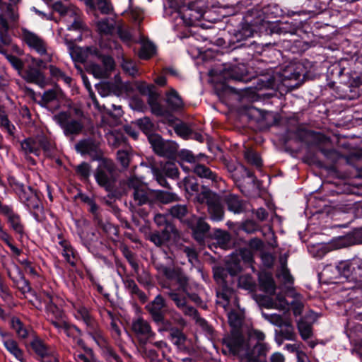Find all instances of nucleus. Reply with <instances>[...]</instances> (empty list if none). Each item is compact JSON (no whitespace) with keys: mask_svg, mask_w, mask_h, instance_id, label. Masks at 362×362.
Listing matches in <instances>:
<instances>
[{"mask_svg":"<svg viewBox=\"0 0 362 362\" xmlns=\"http://www.w3.org/2000/svg\"><path fill=\"white\" fill-rule=\"evenodd\" d=\"M157 270L160 272L168 280L175 281L178 285L177 288H173L170 285L163 284V288L166 289L164 292L165 295L170 300L171 297L168 295L170 293H175L180 296H182L185 300L187 305H189L188 299L198 305L202 303L201 298L195 293H189V277L185 274L182 269L179 267H168L162 264L156 265Z\"/></svg>","mask_w":362,"mask_h":362,"instance_id":"1","label":"nucleus"},{"mask_svg":"<svg viewBox=\"0 0 362 362\" xmlns=\"http://www.w3.org/2000/svg\"><path fill=\"white\" fill-rule=\"evenodd\" d=\"M121 185L127 193L131 192L133 204L135 206H153L154 204V191L150 189L141 178L135 175L134 172H131L130 175L121 182Z\"/></svg>","mask_w":362,"mask_h":362,"instance_id":"2","label":"nucleus"},{"mask_svg":"<svg viewBox=\"0 0 362 362\" xmlns=\"http://www.w3.org/2000/svg\"><path fill=\"white\" fill-rule=\"evenodd\" d=\"M223 344L230 354L244 359V362H248L252 356V344L241 330H231L230 334L223 339Z\"/></svg>","mask_w":362,"mask_h":362,"instance_id":"3","label":"nucleus"},{"mask_svg":"<svg viewBox=\"0 0 362 362\" xmlns=\"http://www.w3.org/2000/svg\"><path fill=\"white\" fill-rule=\"evenodd\" d=\"M94 176L97 183L106 191L111 192L116 182V168L114 163L108 159H103L96 168Z\"/></svg>","mask_w":362,"mask_h":362,"instance_id":"4","label":"nucleus"},{"mask_svg":"<svg viewBox=\"0 0 362 362\" xmlns=\"http://www.w3.org/2000/svg\"><path fill=\"white\" fill-rule=\"evenodd\" d=\"M54 120L61 127L64 135L71 140L82 134L85 127L83 119L73 117L71 112H61L54 116Z\"/></svg>","mask_w":362,"mask_h":362,"instance_id":"5","label":"nucleus"},{"mask_svg":"<svg viewBox=\"0 0 362 362\" xmlns=\"http://www.w3.org/2000/svg\"><path fill=\"white\" fill-rule=\"evenodd\" d=\"M151 169L155 180L162 187L170 189L169 183L165 177L176 180L179 177V170L176 165L170 161L160 163L159 165L156 163L151 164Z\"/></svg>","mask_w":362,"mask_h":362,"instance_id":"6","label":"nucleus"},{"mask_svg":"<svg viewBox=\"0 0 362 362\" xmlns=\"http://www.w3.org/2000/svg\"><path fill=\"white\" fill-rule=\"evenodd\" d=\"M171 297V300L175 303V306L180 310L185 315L192 317L195 320L202 328L208 332H212L211 327L208 322L202 317H201L197 310L190 305H187L186 300L182 296H180L175 293H170L168 294Z\"/></svg>","mask_w":362,"mask_h":362,"instance_id":"7","label":"nucleus"},{"mask_svg":"<svg viewBox=\"0 0 362 362\" xmlns=\"http://www.w3.org/2000/svg\"><path fill=\"white\" fill-rule=\"evenodd\" d=\"M339 273L350 281L362 283V259L354 258L341 261L337 265Z\"/></svg>","mask_w":362,"mask_h":362,"instance_id":"8","label":"nucleus"},{"mask_svg":"<svg viewBox=\"0 0 362 362\" xmlns=\"http://www.w3.org/2000/svg\"><path fill=\"white\" fill-rule=\"evenodd\" d=\"M21 39L31 50L41 57H45L47 61L51 60V56L47 52V43L42 37L26 28H22Z\"/></svg>","mask_w":362,"mask_h":362,"instance_id":"9","label":"nucleus"},{"mask_svg":"<svg viewBox=\"0 0 362 362\" xmlns=\"http://www.w3.org/2000/svg\"><path fill=\"white\" fill-rule=\"evenodd\" d=\"M204 4L200 0L184 4L180 10L181 18L188 26L194 25L204 17Z\"/></svg>","mask_w":362,"mask_h":362,"instance_id":"10","label":"nucleus"},{"mask_svg":"<svg viewBox=\"0 0 362 362\" xmlns=\"http://www.w3.org/2000/svg\"><path fill=\"white\" fill-rule=\"evenodd\" d=\"M185 224L192 230L193 238L199 243L204 240L211 228L206 221V217L197 216L194 214L187 218Z\"/></svg>","mask_w":362,"mask_h":362,"instance_id":"11","label":"nucleus"},{"mask_svg":"<svg viewBox=\"0 0 362 362\" xmlns=\"http://www.w3.org/2000/svg\"><path fill=\"white\" fill-rule=\"evenodd\" d=\"M141 92L143 94H147V103L150 106L151 112L157 117H166L170 115V111L168 108L163 106L158 101L160 95L156 91L154 86H147L142 89Z\"/></svg>","mask_w":362,"mask_h":362,"instance_id":"12","label":"nucleus"},{"mask_svg":"<svg viewBox=\"0 0 362 362\" xmlns=\"http://www.w3.org/2000/svg\"><path fill=\"white\" fill-rule=\"evenodd\" d=\"M151 144L155 153L160 156L172 157L177 151V144L172 141H164L159 135L149 136Z\"/></svg>","mask_w":362,"mask_h":362,"instance_id":"13","label":"nucleus"},{"mask_svg":"<svg viewBox=\"0 0 362 362\" xmlns=\"http://www.w3.org/2000/svg\"><path fill=\"white\" fill-rule=\"evenodd\" d=\"M75 149L81 155H88L93 160H100L103 158V153L100 148V143L94 139L87 138L78 141Z\"/></svg>","mask_w":362,"mask_h":362,"instance_id":"14","label":"nucleus"},{"mask_svg":"<svg viewBox=\"0 0 362 362\" xmlns=\"http://www.w3.org/2000/svg\"><path fill=\"white\" fill-rule=\"evenodd\" d=\"M270 350L268 344H259L253 349V354L248 362H285L284 356L280 352L273 353L267 361V354Z\"/></svg>","mask_w":362,"mask_h":362,"instance_id":"15","label":"nucleus"},{"mask_svg":"<svg viewBox=\"0 0 362 362\" xmlns=\"http://www.w3.org/2000/svg\"><path fill=\"white\" fill-rule=\"evenodd\" d=\"M102 65L91 64L88 68V71L97 78H107L115 69V61L112 57L107 55L100 56Z\"/></svg>","mask_w":362,"mask_h":362,"instance_id":"16","label":"nucleus"},{"mask_svg":"<svg viewBox=\"0 0 362 362\" xmlns=\"http://www.w3.org/2000/svg\"><path fill=\"white\" fill-rule=\"evenodd\" d=\"M145 308L153 322L163 320V317L166 316L168 313L166 300L160 294L157 295L146 305Z\"/></svg>","mask_w":362,"mask_h":362,"instance_id":"17","label":"nucleus"},{"mask_svg":"<svg viewBox=\"0 0 362 362\" xmlns=\"http://www.w3.org/2000/svg\"><path fill=\"white\" fill-rule=\"evenodd\" d=\"M223 197L216 194L209 199L207 206V213L211 221H221L224 218L225 210Z\"/></svg>","mask_w":362,"mask_h":362,"instance_id":"18","label":"nucleus"},{"mask_svg":"<svg viewBox=\"0 0 362 362\" xmlns=\"http://www.w3.org/2000/svg\"><path fill=\"white\" fill-rule=\"evenodd\" d=\"M180 233L175 226H168L161 231H154L149 234L148 240L156 246L160 247L168 242L172 237L180 238Z\"/></svg>","mask_w":362,"mask_h":362,"instance_id":"19","label":"nucleus"},{"mask_svg":"<svg viewBox=\"0 0 362 362\" xmlns=\"http://www.w3.org/2000/svg\"><path fill=\"white\" fill-rule=\"evenodd\" d=\"M53 10L59 13L68 23L81 14V11L68 1H56L52 6Z\"/></svg>","mask_w":362,"mask_h":362,"instance_id":"20","label":"nucleus"},{"mask_svg":"<svg viewBox=\"0 0 362 362\" xmlns=\"http://www.w3.org/2000/svg\"><path fill=\"white\" fill-rule=\"evenodd\" d=\"M132 330L137 336L143 337L141 342L144 344H146L148 339L153 338L155 336L149 322L143 318H139L133 322Z\"/></svg>","mask_w":362,"mask_h":362,"instance_id":"21","label":"nucleus"},{"mask_svg":"<svg viewBox=\"0 0 362 362\" xmlns=\"http://www.w3.org/2000/svg\"><path fill=\"white\" fill-rule=\"evenodd\" d=\"M99 94L103 97L111 93L120 95L125 90V86L122 83L102 82L96 86Z\"/></svg>","mask_w":362,"mask_h":362,"instance_id":"22","label":"nucleus"},{"mask_svg":"<svg viewBox=\"0 0 362 362\" xmlns=\"http://www.w3.org/2000/svg\"><path fill=\"white\" fill-rule=\"evenodd\" d=\"M25 81L31 83L40 84L44 81V76L42 71L32 64L23 69L20 75Z\"/></svg>","mask_w":362,"mask_h":362,"instance_id":"23","label":"nucleus"},{"mask_svg":"<svg viewBox=\"0 0 362 362\" xmlns=\"http://www.w3.org/2000/svg\"><path fill=\"white\" fill-rule=\"evenodd\" d=\"M97 49L93 50L90 47H70V54L74 61L84 63L90 54H97Z\"/></svg>","mask_w":362,"mask_h":362,"instance_id":"24","label":"nucleus"},{"mask_svg":"<svg viewBox=\"0 0 362 362\" xmlns=\"http://www.w3.org/2000/svg\"><path fill=\"white\" fill-rule=\"evenodd\" d=\"M223 203L227 205L228 209L235 214H240L245 209V204L242 199L235 194H229L223 197Z\"/></svg>","mask_w":362,"mask_h":362,"instance_id":"25","label":"nucleus"},{"mask_svg":"<svg viewBox=\"0 0 362 362\" xmlns=\"http://www.w3.org/2000/svg\"><path fill=\"white\" fill-rule=\"evenodd\" d=\"M76 317L81 320L90 332H96L98 323L91 315L90 311L85 307L81 306L76 310Z\"/></svg>","mask_w":362,"mask_h":362,"instance_id":"26","label":"nucleus"},{"mask_svg":"<svg viewBox=\"0 0 362 362\" xmlns=\"http://www.w3.org/2000/svg\"><path fill=\"white\" fill-rule=\"evenodd\" d=\"M165 101L168 105V107L171 110H179L183 107L184 103L182 99L177 91L173 88H170L165 93Z\"/></svg>","mask_w":362,"mask_h":362,"instance_id":"27","label":"nucleus"},{"mask_svg":"<svg viewBox=\"0 0 362 362\" xmlns=\"http://www.w3.org/2000/svg\"><path fill=\"white\" fill-rule=\"evenodd\" d=\"M59 244L63 249L62 255L64 257L66 261L72 267L76 265L78 255L75 249L71 245L69 242L66 240H62Z\"/></svg>","mask_w":362,"mask_h":362,"instance_id":"28","label":"nucleus"},{"mask_svg":"<svg viewBox=\"0 0 362 362\" xmlns=\"http://www.w3.org/2000/svg\"><path fill=\"white\" fill-rule=\"evenodd\" d=\"M20 199L29 209H38L40 206V200L30 189H29V192L23 191L20 194Z\"/></svg>","mask_w":362,"mask_h":362,"instance_id":"29","label":"nucleus"},{"mask_svg":"<svg viewBox=\"0 0 362 362\" xmlns=\"http://www.w3.org/2000/svg\"><path fill=\"white\" fill-rule=\"evenodd\" d=\"M124 287L129 291L132 295L137 296L141 303H145L148 298L144 292L139 289L134 280L126 277L124 280Z\"/></svg>","mask_w":362,"mask_h":362,"instance_id":"30","label":"nucleus"},{"mask_svg":"<svg viewBox=\"0 0 362 362\" xmlns=\"http://www.w3.org/2000/svg\"><path fill=\"white\" fill-rule=\"evenodd\" d=\"M224 78L227 80L238 82L247 83L249 81L247 76L244 74V71L239 66H234L228 70L225 73Z\"/></svg>","mask_w":362,"mask_h":362,"instance_id":"31","label":"nucleus"},{"mask_svg":"<svg viewBox=\"0 0 362 362\" xmlns=\"http://www.w3.org/2000/svg\"><path fill=\"white\" fill-rule=\"evenodd\" d=\"M193 172L199 177L202 178H206L211 180L212 182H217L218 177V175L212 172L208 167L198 164L194 167Z\"/></svg>","mask_w":362,"mask_h":362,"instance_id":"32","label":"nucleus"},{"mask_svg":"<svg viewBox=\"0 0 362 362\" xmlns=\"http://www.w3.org/2000/svg\"><path fill=\"white\" fill-rule=\"evenodd\" d=\"M170 215L185 223L186 217L189 213V207L186 204H175L169 209Z\"/></svg>","mask_w":362,"mask_h":362,"instance_id":"33","label":"nucleus"},{"mask_svg":"<svg viewBox=\"0 0 362 362\" xmlns=\"http://www.w3.org/2000/svg\"><path fill=\"white\" fill-rule=\"evenodd\" d=\"M214 239L218 245L223 249H228L231 244V235L226 231L221 229H217L214 232Z\"/></svg>","mask_w":362,"mask_h":362,"instance_id":"34","label":"nucleus"},{"mask_svg":"<svg viewBox=\"0 0 362 362\" xmlns=\"http://www.w3.org/2000/svg\"><path fill=\"white\" fill-rule=\"evenodd\" d=\"M21 148L25 153H33L36 156L40 154V150L38 145L37 137L28 138L21 142Z\"/></svg>","mask_w":362,"mask_h":362,"instance_id":"35","label":"nucleus"},{"mask_svg":"<svg viewBox=\"0 0 362 362\" xmlns=\"http://www.w3.org/2000/svg\"><path fill=\"white\" fill-rule=\"evenodd\" d=\"M9 25L3 15L0 14V41L4 45L11 43V37L8 34Z\"/></svg>","mask_w":362,"mask_h":362,"instance_id":"36","label":"nucleus"},{"mask_svg":"<svg viewBox=\"0 0 362 362\" xmlns=\"http://www.w3.org/2000/svg\"><path fill=\"white\" fill-rule=\"evenodd\" d=\"M33 351L41 358H45L51 354L49 348L38 338L35 339L30 344Z\"/></svg>","mask_w":362,"mask_h":362,"instance_id":"37","label":"nucleus"},{"mask_svg":"<svg viewBox=\"0 0 362 362\" xmlns=\"http://www.w3.org/2000/svg\"><path fill=\"white\" fill-rule=\"evenodd\" d=\"M4 346L6 350L11 354L16 359L23 361V352L19 348L18 343L13 339H6L4 341Z\"/></svg>","mask_w":362,"mask_h":362,"instance_id":"38","label":"nucleus"},{"mask_svg":"<svg viewBox=\"0 0 362 362\" xmlns=\"http://www.w3.org/2000/svg\"><path fill=\"white\" fill-rule=\"evenodd\" d=\"M136 124L141 130L147 135L148 140L150 136L158 135L153 133L155 131V124L151 122L149 117H145L141 118L136 121Z\"/></svg>","mask_w":362,"mask_h":362,"instance_id":"39","label":"nucleus"},{"mask_svg":"<svg viewBox=\"0 0 362 362\" xmlns=\"http://www.w3.org/2000/svg\"><path fill=\"white\" fill-rule=\"evenodd\" d=\"M11 327L13 329L18 337L21 339H25L28 336L29 330L18 317H13L11 320Z\"/></svg>","mask_w":362,"mask_h":362,"instance_id":"40","label":"nucleus"},{"mask_svg":"<svg viewBox=\"0 0 362 362\" xmlns=\"http://www.w3.org/2000/svg\"><path fill=\"white\" fill-rule=\"evenodd\" d=\"M228 322L232 327L231 330H241V326L243 322V315L242 313L232 310L228 314Z\"/></svg>","mask_w":362,"mask_h":362,"instance_id":"41","label":"nucleus"},{"mask_svg":"<svg viewBox=\"0 0 362 362\" xmlns=\"http://www.w3.org/2000/svg\"><path fill=\"white\" fill-rule=\"evenodd\" d=\"M226 270L231 275L235 276L241 271L240 260L237 255L231 256L226 262Z\"/></svg>","mask_w":362,"mask_h":362,"instance_id":"42","label":"nucleus"},{"mask_svg":"<svg viewBox=\"0 0 362 362\" xmlns=\"http://www.w3.org/2000/svg\"><path fill=\"white\" fill-rule=\"evenodd\" d=\"M97 26L100 33L111 34L115 28V21L113 18H106L98 21Z\"/></svg>","mask_w":362,"mask_h":362,"instance_id":"43","label":"nucleus"},{"mask_svg":"<svg viewBox=\"0 0 362 362\" xmlns=\"http://www.w3.org/2000/svg\"><path fill=\"white\" fill-rule=\"evenodd\" d=\"M286 258H280L281 270L277 273V276L283 281L285 284H291L293 282V278L286 266Z\"/></svg>","mask_w":362,"mask_h":362,"instance_id":"44","label":"nucleus"},{"mask_svg":"<svg viewBox=\"0 0 362 362\" xmlns=\"http://www.w3.org/2000/svg\"><path fill=\"white\" fill-rule=\"evenodd\" d=\"M8 276L11 279V276L9 272L8 273ZM12 280H13V283L15 284V285L16 286V287L18 288V289L22 293L25 294V293H29L32 291V288H31L29 281L25 278L24 275L21 272H19L18 279H15L12 278Z\"/></svg>","mask_w":362,"mask_h":362,"instance_id":"45","label":"nucleus"},{"mask_svg":"<svg viewBox=\"0 0 362 362\" xmlns=\"http://www.w3.org/2000/svg\"><path fill=\"white\" fill-rule=\"evenodd\" d=\"M49 71L50 75L52 78L57 81H62L66 84L70 86L72 81V79L70 76H67L63 71L54 65H49Z\"/></svg>","mask_w":362,"mask_h":362,"instance_id":"46","label":"nucleus"},{"mask_svg":"<svg viewBox=\"0 0 362 362\" xmlns=\"http://www.w3.org/2000/svg\"><path fill=\"white\" fill-rule=\"evenodd\" d=\"M156 52V47L151 42H144L139 52V57L141 59H148L151 58Z\"/></svg>","mask_w":362,"mask_h":362,"instance_id":"47","label":"nucleus"},{"mask_svg":"<svg viewBox=\"0 0 362 362\" xmlns=\"http://www.w3.org/2000/svg\"><path fill=\"white\" fill-rule=\"evenodd\" d=\"M247 338V340H249V342L252 344V349H254V348L259 344H266L264 342L265 334L262 331L257 329L251 330Z\"/></svg>","mask_w":362,"mask_h":362,"instance_id":"48","label":"nucleus"},{"mask_svg":"<svg viewBox=\"0 0 362 362\" xmlns=\"http://www.w3.org/2000/svg\"><path fill=\"white\" fill-rule=\"evenodd\" d=\"M154 194L155 202L158 200L163 204H168L178 199V197L175 194L161 190L154 191Z\"/></svg>","mask_w":362,"mask_h":362,"instance_id":"49","label":"nucleus"},{"mask_svg":"<svg viewBox=\"0 0 362 362\" xmlns=\"http://www.w3.org/2000/svg\"><path fill=\"white\" fill-rule=\"evenodd\" d=\"M169 339L177 347L182 346L186 341V337L185 334L177 327H175L174 329L171 330V332L169 333Z\"/></svg>","mask_w":362,"mask_h":362,"instance_id":"50","label":"nucleus"},{"mask_svg":"<svg viewBox=\"0 0 362 362\" xmlns=\"http://www.w3.org/2000/svg\"><path fill=\"white\" fill-rule=\"evenodd\" d=\"M259 284L263 291L268 293H274L276 289V285L272 276L265 275L260 277Z\"/></svg>","mask_w":362,"mask_h":362,"instance_id":"51","label":"nucleus"},{"mask_svg":"<svg viewBox=\"0 0 362 362\" xmlns=\"http://www.w3.org/2000/svg\"><path fill=\"white\" fill-rule=\"evenodd\" d=\"M7 221L15 233L23 236L24 234V226L21 222L20 216L16 214L15 215H12Z\"/></svg>","mask_w":362,"mask_h":362,"instance_id":"52","label":"nucleus"},{"mask_svg":"<svg viewBox=\"0 0 362 362\" xmlns=\"http://www.w3.org/2000/svg\"><path fill=\"white\" fill-rule=\"evenodd\" d=\"M244 158L247 162L257 168L262 165V161L258 153L251 149H247L244 152Z\"/></svg>","mask_w":362,"mask_h":362,"instance_id":"53","label":"nucleus"},{"mask_svg":"<svg viewBox=\"0 0 362 362\" xmlns=\"http://www.w3.org/2000/svg\"><path fill=\"white\" fill-rule=\"evenodd\" d=\"M46 312L48 317L56 320H62L64 317L63 311L53 302L46 305Z\"/></svg>","mask_w":362,"mask_h":362,"instance_id":"54","label":"nucleus"},{"mask_svg":"<svg viewBox=\"0 0 362 362\" xmlns=\"http://www.w3.org/2000/svg\"><path fill=\"white\" fill-rule=\"evenodd\" d=\"M298 329L303 339L306 340L311 337L312 325L308 322L300 320L298 322Z\"/></svg>","mask_w":362,"mask_h":362,"instance_id":"55","label":"nucleus"},{"mask_svg":"<svg viewBox=\"0 0 362 362\" xmlns=\"http://www.w3.org/2000/svg\"><path fill=\"white\" fill-rule=\"evenodd\" d=\"M75 170L81 179L87 180L90 175L91 166L89 163L83 162L75 167Z\"/></svg>","mask_w":362,"mask_h":362,"instance_id":"56","label":"nucleus"},{"mask_svg":"<svg viewBox=\"0 0 362 362\" xmlns=\"http://www.w3.org/2000/svg\"><path fill=\"white\" fill-rule=\"evenodd\" d=\"M0 239L4 241L11 249V250L16 255H20L21 253V250L16 247L12 243V238L11 236L6 232L3 228H0Z\"/></svg>","mask_w":362,"mask_h":362,"instance_id":"57","label":"nucleus"},{"mask_svg":"<svg viewBox=\"0 0 362 362\" xmlns=\"http://www.w3.org/2000/svg\"><path fill=\"white\" fill-rule=\"evenodd\" d=\"M185 189L188 193L198 192L199 190V185L197 182L196 179L193 177H186L182 181Z\"/></svg>","mask_w":362,"mask_h":362,"instance_id":"58","label":"nucleus"},{"mask_svg":"<svg viewBox=\"0 0 362 362\" xmlns=\"http://www.w3.org/2000/svg\"><path fill=\"white\" fill-rule=\"evenodd\" d=\"M224 165L228 172L231 175L232 178L235 181L238 182L240 180V177L238 175L237 172L240 173V166L235 162L229 161L226 160Z\"/></svg>","mask_w":362,"mask_h":362,"instance_id":"59","label":"nucleus"},{"mask_svg":"<svg viewBox=\"0 0 362 362\" xmlns=\"http://www.w3.org/2000/svg\"><path fill=\"white\" fill-rule=\"evenodd\" d=\"M5 57L11 66L18 71V75H20L24 68L23 62L18 57L11 54L5 53Z\"/></svg>","mask_w":362,"mask_h":362,"instance_id":"60","label":"nucleus"},{"mask_svg":"<svg viewBox=\"0 0 362 362\" xmlns=\"http://www.w3.org/2000/svg\"><path fill=\"white\" fill-rule=\"evenodd\" d=\"M37 137L40 150H43L45 153L50 152L53 148L52 142L44 135H40Z\"/></svg>","mask_w":362,"mask_h":362,"instance_id":"61","label":"nucleus"},{"mask_svg":"<svg viewBox=\"0 0 362 362\" xmlns=\"http://www.w3.org/2000/svg\"><path fill=\"white\" fill-rule=\"evenodd\" d=\"M107 139L108 144L115 148L118 147L124 141L123 136L115 132H109L107 134Z\"/></svg>","mask_w":362,"mask_h":362,"instance_id":"62","label":"nucleus"},{"mask_svg":"<svg viewBox=\"0 0 362 362\" xmlns=\"http://www.w3.org/2000/svg\"><path fill=\"white\" fill-rule=\"evenodd\" d=\"M6 14L11 23L16 24L19 19V14L17 6L8 4L6 6Z\"/></svg>","mask_w":362,"mask_h":362,"instance_id":"63","label":"nucleus"},{"mask_svg":"<svg viewBox=\"0 0 362 362\" xmlns=\"http://www.w3.org/2000/svg\"><path fill=\"white\" fill-rule=\"evenodd\" d=\"M263 317L269 321L270 323L278 326V327H282L284 326V324L286 322L281 315L278 314H267V313H262Z\"/></svg>","mask_w":362,"mask_h":362,"instance_id":"64","label":"nucleus"}]
</instances>
